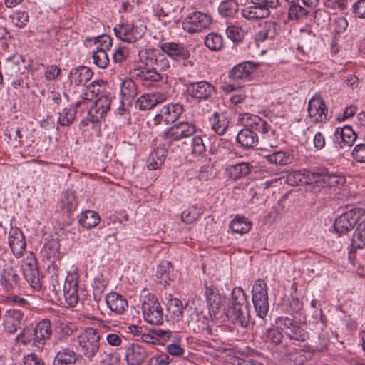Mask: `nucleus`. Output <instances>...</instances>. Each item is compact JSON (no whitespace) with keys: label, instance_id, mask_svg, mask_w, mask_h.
<instances>
[{"label":"nucleus","instance_id":"obj_2","mask_svg":"<svg viewBox=\"0 0 365 365\" xmlns=\"http://www.w3.org/2000/svg\"><path fill=\"white\" fill-rule=\"evenodd\" d=\"M227 315L235 323L247 327L250 322L249 303L241 287H235L227 309Z\"/></svg>","mask_w":365,"mask_h":365},{"label":"nucleus","instance_id":"obj_11","mask_svg":"<svg viewBox=\"0 0 365 365\" xmlns=\"http://www.w3.org/2000/svg\"><path fill=\"white\" fill-rule=\"evenodd\" d=\"M142 312L146 322L157 326L163 324L164 321L163 309L159 302L153 297H148L143 300Z\"/></svg>","mask_w":365,"mask_h":365},{"label":"nucleus","instance_id":"obj_43","mask_svg":"<svg viewBox=\"0 0 365 365\" xmlns=\"http://www.w3.org/2000/svg\"><path fill=\"white\" fill-rule=\"evenodd\" d=\"M167 311L170 314V317L176 322H179L182 319L183 305L182 302L178 298L170 299L167 304Z\"/></svg>","mask_w":365,"mask_h":365},{"label":"nucleus","instance_id":"obj_46","mask_svg":"<svg viewBox=\"0 0 365 365\" xmlns=\"http://www.w3.org/2000/svg\"><path fill=\"white\" fill-rule=\"evenodd\" d=\"M205 295L210 309L215 312L220 308L222 304L221 296L214 287H206Z\"/></svg>","mask_w":365,"mask_h":365},{"label":"nucleus","instance_id":"obj_51","mask_svg":"<svg viewBox=\"0 0 365 365\" xmlns=\"http://www.w3.org/2000/svg\"><path fill=\"white\" fill-rule=\"evenodd\" d=\"M307 111L311 122L317 123L319 121V96L317 94L309 101Z\"/></svg>","mask_w":365,"mask_h":365},{"label":"nucleus","instance_id":"obj_63","mask_svg":"<svg viewBox=\"0 0 365 365\" xmlns=\"http://www.w3.org/2000/svg\"><path fill=\"white\" fill-rule=\"evenodd\" d=\"M172 359L167 354H160L151 357L148 365H168Z\"/></svg>","mask_w":365,"mask_h":365},{"label":"nucleus","instance_id":"obj_27","mask_svg":"<svg viewBox=\"0 0 365 365\" xmlns=\"http://www.w3.org/2000/svg\"><path fill=\"white\" fill-rule=\"evenodd\" d=\"M138 87L135 82L130 78L124 79L120 86L122 104H130L138 95Z\"/></svg>","mask_w":365,"mask_h":365},{"label":"nucleus","instance_id":"obj_56","mask_svg":"<svg viewBox=\"0 0 365 365\" xmlns=\"http://www.w3.org/2000/svg\"><path fill=\"white\" fill-rule=\"evenodd\" d=\"M107 284V282L103 278L98 277L94 279L93 297L96 302H99L103 299Z\"/></svg>","mask_w":365,"mask_h":365},{"label":"nucleus","instance_id":"obj_19","mask_svg":"<svg viewBox=\"0 0 365 365\" xmlns=\"http://www.w3.org/2000/svg\"><path fill=\"white\" fill-rule=\"evenodd\" d=\"M148 356V351L143 346L131 344L125 349V359L128 365H140Z\"/></svg>","mask_w":365,"mask_h":365},{"label":"nucleus","instance_id":"obj_13","mask_svg":"<svg viewBox=\"0 0 365 365\" xmlns=\"http://www.w3.org/2000/svg\"><path fill=\"white\" fill-rule=\"evenodd\" d=\"M161 51L170 58L176 61H184L185 66H192L193 63L190 61V52L182 43L175 42H163L160 43Z\"/></svg>","mask_w":365,"mask_h":365},{"label":"nucleus","instance_id":"obj_10","mask_svg":"<svg viewBox=\"0 0 365 365\" xmlns=\"http://www.w3.org/2000/svg\"><path fill=\"white\" fill-rule=\"evenodd\" d=\"M197 131L196 124L192 121H181L164 131L163 138L170 141H180L193 135Z\"/></svg>","mask_w":365,"mask_h":365},{"label":"nucleus","instance_id":"obj_49","mask_svg":"<svg viewBox=\"0 0 365 365\" xmlns=\"http://www.w3.org/2000/svg\"><path fill=\"white\" fill-rule=\"evenodd\" d=\"M193 330L195 332L202 334L207 336L212 334V326L210 325V320L205 317H199L197 320L193 324Z\"/></svg>","mask_w":365,"mask_h":365},{"label":"nucleus","instance_id":"obj_57","mask_svg":"<svg viewBox=\"0 0 365 365\" xmlns=\"http://www.w3.org/2000/svg\"><path fill=\"white\" fill-rule=\"evenodd\" d=\"M5 135L8 138L9 140L14 145V147H17L21 145L22 135L19 128H8L5 131Z\"/></svg>","mask_w":365,"mask_h":365},{"label":"nucleus","instance_id":"obj_9","mask_svg":"<svg viewBox=\"0 0 365 365\" xmlns=\"http://www.w3.org/2000/svg\"><path fill=\"white\" fill-rule=\"evenodd\" d=\"M187 95L198 103L210 101L216 93V88L207 81L188 82L185 85Z\"/></svg>","mask_w":365,"mask_h":365},{"label":"nucleus","instance_id":"obj_37","mask_svg":"<svg viewBox=\"0 0 365 365\" xmlns=\"http://www.w3.org/2000/svg\"><path fill=\"white\" fill-rule=\"evenodd\" d=\"M19 279L16 271L10 267L4 269L1 275V282L7 291H10L18 286Z\"/></svg>","mask_w":365,"mask_h":365},{"label":"nucleus","instance_id":"obj_1","mask_svg":"<svg viewBox=\"0 0 365 365\" xmlns=\"http://www.w3.org/2000/svg\"><path fill=\"white\" fill-rule=\"evenodd\" d=\"M259 64L252 61H244L235 66L228 73V81H224L220 88L225 94L240 91L243 88L242 82L250 81L252 75Z\"/></svg>","mask_w":365,"mask_h":365},{"label":"nucleus","instance_id":"obj_48","mask_svg":"<svg viewBox=\"0 0 365 365\" xmlns=\"http://www.w3.org/2000/svg\"><path fill=\"white\" fill-rule=\"evenodd\" d=\"M203 210L201 206L195 204L192 207L185 210L181 214L182 221L187 224H190L195 221L200 216L202 215Z\"/></svg>","mask_w":365,"mask_h":365},{"label":"nucleus","instance_id":"obj_21","mask_svg":"<svg viewBox=\"0 0 365 365\" xmlns=\"http://www.w3.org/2000/svg\"><path fill=\"white\" fill-rule=\"evenodd\" d=\"M9 244L14 255L21 257L26 250V241L22 231L18 227H11L9 236Z\"/></svg>","mask_w":365,"mask_h":365},{"label":"nucleus","instance_id":"obj_53","mask_svg":"<svg viewBox=\"0 0 365 365\" xmlns=\"http://www.w3.org/2000/svg\"><path fill=\"white\" fill-rule=\"evenodd\" d=\"M24 274L25 279L34 290H39L41 288L37 269H25Z\"/></svg>","mask_w":365,"mask_h":365},{"label":"nucleus","instance_id":"obj_5","mask_svg":"<svg viewBox=\"0 0 365 365\" xmlns=\"http://www.w3.org/2000/svg\"><path fill=\"white\" fill-rule=\"evenodd\" d=\"M245 125L254 128L262 134V141L265 146L274 148L279 144L278 135L268 122L255 115H248L245 118Z\"/></svg>","mask_w":365,"mask_h":365},{"label":"nucleus","instance_id":"obj_45","mask_svg":"<svg viewBox=\"0 0 365 365\" xmlns=\"http://www.w3.org/2000/svg\"><path fill=\"white\" fill-rule=\"evenodd\" d=\"M230 227L233 232L242 235L250 230L252 224L245 217L237 216L231 221Z\"/></svg>","mask_w":365,"mask_h":365},{"label":"nucleus","instance_id":"obj_34","mask_svg":"<svg viewBox=\"0 0 365 365\" xmlns=\"http://www.w3.org/2000/svg\"><path fill=\"white\" fill-rule=\"evenodd\" d=\"M279 28V25L274 21H266L262 28L255 35V40L259 43L267 39H273L278 34Z\"/></svg>","mask_w":365,"mask_h":365},{"label":"nucleus","instance_id":"obj_36","mask_svg":"<svg viewBox=\"0 0 365 365\" xmlns=\"http://www.w3.org/2000/svg\"><path fill=\"white\" fill-rule=\"evenodd\" d=\"M77 360L76 353L73 349L65 347L56 353L53 365H74Z\"/></svg>","mask_w":365,"mask_h":365},{"label":"nucleus","instance_id":"obj_40","mask_svg":"<svg viewBox=\"0 0 365 365\" xmlns=\"http://www.w3.org/2000/svg\"><path fill=\"white\" fill-rule=\"evenodd\" d=\"M252 5L244 7L241 10L242 16L251 21L264 19L269 16L265 14L257 5L251 4Z\"/></svg>","mask_w":365,"mask_h":365},{"label":"nucleus","instance_id":"obj_54","mask_svg":"<svg viewBox=\"0 0 365 365\" xmlns=\"http://www.w3.org/2000/svg\"><path fill=\"white\" fill-rule=\"evenodd\" d=\"M93 63L100 68H106L110 62L108 56L106 51L96 49L93 52Z\"/></svg>","mask_w":365,"mask_h":365},{"label":"nucleus","instance_id":"obj_22","mask_svg":"<svg viewBox=\"0 0 365 365\" xmlns=\"http://www.w3.org/2000/svg\"><path fill=\"white\" fill-rule=\"evenodd\" d=\"M211 129L217 135H222L227 131L230 118L225 113L215 112L208 119Z\"/></svg>","mask_w":365,"mask_h":365},{"label":"nucleus","instance_id":"obj_16","mask_svg":"<svg viewBox=\"0 0 365 365\" xmlns=\"http://www.w3.org/2000/svg\"><path fill=\"white\" fill-rule=\"evenodd\" d=\"M145 26H138L128 22L117 24L113 29L118 38L129 43H133L141 38Z\"/></svg>","mask_w":365,"mask_h":365},{"label":"nucleus","instance_id":"obj_50","mask_svg":"<svg viewBox=\"0 0 365 365\" xmlns=\"http://www.w3.org/2000/svg\"><path fill=\"white\" fill-rule=\"evenodd\" d=\"M351 245L355 249H361L365 246V222L359 223L352 236Z\"/></svg>","mask_w":365,"mask_h":365},{"label":"nucleus","instance_id":"obj_29","mask_svg":"<svg viewBox=\"0 0 365 365\" xmlns=\"http://www.w3.org/2000/svg\"><path fill=\"white\" fill-rule=\"evenodd\" d=\"M255 131L256 130L254 128L245 125V128L241 130L237 134V143L246 148L255 147L258 144L259 138Z\"/></svg>","mask_w":365,"mask_h":365},{"label":"nucleus","instance_id":"obj_31","mask_svg":"<svg viewBox=\"0 0 365 365\" xmlns=\"http://www.w3.org/2000/svg\"><path fill=\"white\" fill-rule=\"evenodd\" d=\"M63 294L67 304L75 307L78 302V280L76 279H66L63 286Z\"/></svg>","mask_w":365,"mask_h":365},{"label":"nucleus","instance_id":"obj_44","mask_svg":"<svg viewBox=\"0 0 365 365\" xmlns=\"http://www.w3.org/2000/svg\"><path fill=\"white\" fill-rule=\"evenodd\" d=\"M142 83L145 86H150L154 83L159 82L162 79V76L157 70L145 68L140 71L138 75Z\"/></svg>","mask_w":365,"mask_h":365},{"label":"nucleus","instance_id":"obj_41","mask_svg":"<svg viewBox=\"0 0 365 365\" xmlns=\"http://www.w3.org/2000/svg\"><path fill=\"white\" fill-rule=\"evenodd\" d=\"M267 160L275 165H285L292 162V155L286 151H275L265 156Z\"/></svg>","mask_w":365,"mask_h":365},{"label":"nucleus","instance_id":"obj_8","mask_svg":"<svg viewBox=\"0 0 365 365\" xmlns=\"http://www.w3.org/2000/svg\"><path fill=\"white\" fill-rule=\"evenodd\" d=\"M276 324L290 340L303 342L309 339V334L299 325L297 319L281 316L277 318Z\"/></svg>","mask_w":365,"mask_h":365},{"label":"nucleus","instance_id":"obj_55","mask_svg":"<svg viewBox=\"0 0 365 365\" xmlns=\"http://www.w3.org/2000/svg\"><path fill=\"white\" fill-rule=\"evenodd\" d=\"M303 304L297 298L292 297L289 303V311L293 316L292 319L301 320V317L303 314L302 312Z\"/></svg>","mask_w":365,"mask_h":365},{"label":"nucleus","instance_id":"obj_60","mask_svg":"<svg viewBox=\"0 0 365 365\" xmlns=\"http://www.w3.org/2000/svg\"><path fill=\"white\" fill-rule=\"evenodd\" d=\"M250 2L257 5L268 16L270 15V9H276L279 5V0H250Z\"/></svg>","mask_w":365,"mask_h":365},{"label":"nucleus","instance_id":"obj_6","mask_svg":"<svg viewBox=\"0 0 365 365\" xmlns=\"http://www.w3.org/2000/svg\"><path fill=\"white\" fill-rule=\"evenodd\" d=\"M365 215V210L361 207H352L341 214L334 221V228L339 235L347 233L356 225L361 223V220Z\"/></svg>","mask_w":365,"mask_h":365},{"label":"nucleus","instance_id":"obj_28","mask_svg":"<svg viewBox=\"0 0 365 365\" xmlns=\"http://www.w3.org/2000/svg\"><path fill=\"white\" fill-rule=\"evenodd\" d=\"M252 168L253 166L249 163L241 162L229 165L225 169V173L230 180H237L246 177Z\"/></svg>","mask_w":365,"mask_h":365},{"label":"nucleus","instance_id":"obj_32","mask_svg":"<svg viewBox=\"0 0 365 365\" xmlns=\"http://www.w3.org/2000/svg\"><path fill=\"white\" fill-rule=\"evenodd\" d=\"M346 180L344 177L329 172L326 168L321 167V187H334L343 185Z\"/></svg>","mask_w":365,"mask_h":365},{"label":"nucleus","instance_id":"obj_61","mask_svg":"<svg viewBox=\"0 0 365 365\" xmlns=\"http://www.w3.org/2000/svg\"><path fill=\"white\" fill-rule=\"evenodd\" d=\"M14 24L19 28L24 27L29 21V16L26 11H17L11 16Z\"/></svg>","mask_w":365,"mask_h":365},{"label":"nucleus","instance_id":"obj_38","mask_svg":"<svg viewBox=\"0 0 365 365\" xmlns=\"http://www.w3.org/2000/svg\"><path fill=\"white\" fill-rule=\"evenodd\" d=\"M61 210L67 212H73L78 206L77 199L74 192L67 190L62 193V197L59 202Z\"/></svg>","mask_w":365,"mask_h":365},{"label":"nucleus","instance_id":"obj_15","mask_svg":"<svg viewBox=\"0 0 365 365\" xmlns=\"http://www.w3.org/2000/svg\"><path fill=\"white\" fill-rule=\"evenodd\" d=\"M212 21V17L208 14L194 12L190 14L182 21V27L189 33H196L208 29Z\"/></svg>","mask_w":365,"mask_h":365},{"label":"nucleus","instance_id":"obj_25","mask_svg":"<svg viewBox=\"0 0 365 365\" xmlns=\"http://www.w3.org/2000/svg\"><path fill=\"white\" fill-rule=\"evenodd\" d=\"M60 247V240L58 238L46 239L41 254L48 261L53 262L55 259H60L61 257Z\"/></svg>","mask_w":365,"mask_h":365},{"label":"nucleus","instance_id":"obj_20","mask_svg":"<svg viewBox=\"0 0 365 365\" xmlns=\"http://www.w3.org/2000/svg\"><path fill=\"white\" fill-rule=\"evenodd\" d=\"M24 313L21 310L9 309L3 317V327L9 334L15 333L23 320Z\"/></svg>","mask_w":365,"mask_h":365},{"label":"nucleus","instance_id":"obj_4","mask_svg":"<svg viewBox=\"0 0 365 365\" xmlns=\"http://www.w3.org/2000/svg\"><path fill=\"white\" fill-rule=\"evenodd\" d=\"M101 336L93 327H86L77 337L78 350L90 361L100 350Z\"/></svg>","mask_w":365,"mask_h":365},{"label":"nucleus","instance_id":"obj_39","mask_svg":"<svg viewBox=\"0 0 365 365\" xmlns=\"http://www.w3.org/2000/svg\"><path fill=\"white\" fill-rule=\"evenodd\" d=\"M101 221L100 216L93 210H88L83 212L78 217L79 224L86 229H91L97 226Z\"/></svg>","mask_w":365,"mask_h":365},{"label":"nucleus","instance_id":"obj_30","mask_svg":"<svg viewBox=\"0 0 365 365\" xmlns=\"http://www.w3.org/2000/svg\"><path fill=\"white\" fill-rule=\"evenodd\" d=\"M105 301L108 307L116 314H122L128 307L127 300L122 295L115 292L106 294Z\"/></svg>","mask_w":365,"mask_h":365},{"label":"nucleus","instance_id":"obj_24","mask_svg":"<svg viewBox=\"0 0 365 365\" xmlns=\"http://www.w3.org/2000/svg\"><path fill=\"white\" fill-rule=\"evenodd\" d=\"M334 136L340 148H342L344 145L351 147L357 138L351 126L348 125L342 128H336L334 132Z\"/></svg>","mask_w":365,"mask_h":365},{"label":"nucleus","instance_id":"obj_35","mask_svg":"<svg viewBox=\"0 0 365 365\" xmlns=\"http://www.w3.org/2000/svg\"><path fill=\"white\" fill-rule=\"evenodd\" d=\"M157 279L160 284L168 285L174 279L173 267L170 261L163 260L158 267Z\"/></svg>","mask_w":365,"mask_h":365},{"label":"nucleus","instance_id":"obj_14","mask_svg":"<svg viewBox=\"0 0 365 365\" xmlns=\"http://www.w3.org/2000/svg\"><path fill=\"white\" fill-rule=\"evenodd\" d=\"M289 5L288 16L292 20H299L305 17L309 12L313 11L317 14L319 0H285Z\"/></svg>","mask_w":365,"mask_h":365},{"label":"nucleus","instance_id":"obj_26","mask_svg":"<svg viewBox=\"0 0 365 365\" xmlns=\"http://www.w3.org/2000/svg\"><path fill=\"white\" fill-rule=\"evenodd\" d=\"M93 76V72L88 67L78 66L71 69L68 78L71 83L76 86L84 85L90 81Z\"/></svg>","mask_w":365,"mask_h":365},{"label":"nucleus","instance_id":"obj_62","mask_svg":"<svg viewBox=\"0 0 365 365\" xmlns=\"http://www.w3.org/2000/svg\"><path fill=\"white\" fill-rule=\"evenodd\" d=\"M192 153L196 155L203 154L206 150V146L200 136H195L192 140Z\"/></svg>","mask_w":365,"mask_h":365},{"label":"nucleus","instance_id":"obj_33","mask_svg":"<svg viewBox=\"0 0 365 365\" xmlns=\"http://www.w3.org/2000/svg\"><path fill=\"white\" fill-rule=\"evenodd\" d=\"M168 150L165 145H159L150 154L148 160V168L150 170L158 169L165 162Z\"/></svg>","mask_w":365,"mask_h":365},{"label":"nucleus","instance_id":"obj_18","mask_svg":"<svg viewBox=\"0 0 365 365\" xmlns=\"http://www.w3.org/2000/svg\"><path fill=\"white\" fill-rule=\"evenodd\" d=\"M111 100L106 95L101 96L88 111V119L92 123L101 120L110 109Z\"/></svg>","mask_w":365,"mask_h":365},{"label":"nucleus","instance_id":"obj_52","mask_svg":"<svg viewBox=\"0 0 365 365\" xmlns=\"http://www.w3.org/2000/svg\"><path fill=\"white\" fill-rule=\"evenodd\" d=\"M76 110L75 108H66L58 115V123L62 126H69L76 118Z\"/></svg>","mask_w":365,"mask_h":365},{"label":"nucleus","instance_id":"obj_47","mask_svg":"<svg viewBox=\"0 0 365 365\" xmlns=\"http://www.w3.org/2000/svg\"><path fill=\"white\" fill-rule=\"evenodd\" d=\"M205 45L211 51H220L224 46L223 37L217 33H210L205 38Z\"/></svg>","mask_w":365,"mask_h":365},{"label":"nucleus","instance_id":"obj_64","mask_svg":"<svg viewBox=\"0 0 365 365\" xmlns=\"http://www.w3.org/2000/svg\"><path fill=\"white\" fill-rule=\"evenodd\" d=\"M351 155L358 163H365V144H357L353 149Z\"/></svg>","mask_w":365,"mask_h":365},{"label":"nucleus","instance_id":"obj_23","mask_svg":"<svg viewBox=\"0 0 365 365\" xmlns=\"http://www.w3.org/2000/svg\"><path fill=\"white\" fill-rule=\"evenodd\" d=\"M166 96L163 93H150L142 95L135 101V108L141 110H146L153 108L157 104L164 101Z\"/></svg>","mask_w":365,"mask_h":365},{"label":"nucleus","instance_id":"obj_42","mask_svg":"<svg viewBox=\"0 0 365 365\" xmlns=\"http://www.w3.org/2000/svg\"><path fill=\"white\" fill-rule=\"evenodd\" d=\"M220 14L223 17L233 18L238 13L237 0H224L218 7Z\"/></svg>","mask_w":365,"mask_h":365},{"label":"nucleus","instance_id":"obj_3","mask_svg":"<svg viewBox=\"0 0 365 365\" xmlns=\"http://www.w3.org/2000/svg\"><path fill=\"white\" fill-rule=\"evenodd\" d=\"M51 334L52 329L50 321L43 319L37 323L33 329H24L18 335L17 339L24 345L31 344L37 350L42 351Z\"/></svg>","mask_w":365,"mask_h":365},{"label":"nucleus","instance_id":"obj_7","mask_svg":"<svg viewBox=\"0 0 365 365\" xmlns=\"http://www.w3.org/2000/svg\"><path fill=\"white\" fill-rule=\"evenodd\" d=\"M252 294L257 315L264 319L269 311L267 284L264 280L259 279L255 282Z\"/></svg>","mask_w":365,"mask_h":365},{"label":"nucleus","instance_id":"obj_58","mask_svg":"<svg viewBox=\"0 0 365 365\" xmlns=\"http://www.w3.org/2000/svg\"><path fill=\"white\" fill-rule=\"evenodd\" d=\"M264 339L266 341L277 345L282 342L283 334L278 328H270L266 331Z\"/></svg>","mask_w":365,"mask_h":365},{"label":"nucleus","instance_id":"obj_12","mask_svg":"<svg viewBox=\"0 0 365 365\" xmlns=\"http://www.w3.org/2000/svg\"><path fill=\"white\" fill-rule=\"evenodd\" d=\"M140 60L146 66L158 71H165L170 67L169 61L162 51L145 49L139 52Z\"/></svg>","mask_w":365,"mask_h":365},{"label":"nucleus","instance_id":"obj_17","mask_svg":"<svg viewBox=\"0 0 365 365\" xmlns=\"http://www.w3.org/2000/svg\"><path fill=\"white\" fill-rule=\"evenodd\" d=\"M184 110V106L178 103L164 106L154 117L153 124L158 125L163 123L165 125L173 123L180 117Z\"/></svg>","mask_w":365,"mask_h":365},{"label":"nucleus","instance_id":"obj_59","mask_svg":"<svg viewBox=\"0 0 365 365\" xmlns=\"http://www.w3.org/2000/svg\"><path fill=\"white\" fill-rule=\"evenodd\" d=\"M227 36L234 42L241 41L244 38V31L241 27L230 25L226 29Z\"/></svg>","mask_w":365,"mask_h":365}]
</instances>
